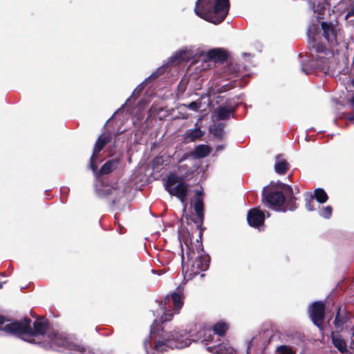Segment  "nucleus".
<instances>
[{"label": "nucleus", "mask_w": 354, "mask_h": 354, "mask_svg": "<svg viewBox=\"0 0 354 354\" xmlns=\"http://www.w3.org/2000/svg\"><path fill=\"white\" fill-rule=\"evenodd\" d=\"M194 211L198 216V218L201 223H202L203 220V203L202 198L195 197L194 198Z\"/></svg>", "instance_id": "nucleus-22"}, {"label": "nucleus", "mask_w": 354, "mask_h": 354, "mask_svg": "<svg viewBox=\"0 0 354 354\" xmlns=\"http://www.w3.org/2000/svg\"><path fill=\"white\" fill-rule=\"evenodd\" d=\"M351 16H354V8L351 11L348 12V13L345 16V19H347Z\"/></svg>", "instance_id": "nucleus-36"}, {"label": "nucleus", "mask_w": 354, "mask_h": 354, "mask_svg": "<svg viewBox=\"0 0 354 354\" xmlns=\"http://www.w3.org/2000/svg\"><path fill=\"white\" fill-rule=\"evenodd\" d=\"M277 161L274 165L275 171L279 174H285L288 169V163L283 159L281 158V156L279 155L276 157Z\"/></svg>", "instance_id": "nucleus-21"}, {"label": "nucleus", "mask_w": 354, "mask_h": 354, "mask_svg": "<svg viewBox=\"0 0 354 354\" xmlns=\"http://www.w3.org/2000/svg\"><path fill=\"white\" fill-rule=\"evenodd\" d=\"M309 313L313 323L319 326L324 319V304L321 301L314 302L310 307Z\"/></svg>", "instance_id": "nucleus-12"}, {"label": "nucleus", "mask_w": 354, "mask_h": 354, "mask_svg": "<svg viewBox=\"0 0 354 354\" xmlns=\"http://www.w3.org/2000/svg\"><path fill=\"white\" fill-rule=\"evenodd\" d=\"M332 342L335 347L341 353L347 351L346 341L338 334L332 333Z\"/></svg>", "instance_id": "nucleus-19"}, {"label": "nucleus", "mask_w": 354, "mask_h": 354, "mask_svg": "<svg viewBox=\"0 0 354 354\" xmlns=\"http://www.w3.org/2000/svg\"><path fill=\"white\" fill-rule=\"evenodd\" d=\"M315 59H316V62H317L316 64H312L311 66L319 67V68H321L322 69H325L326 68V66H327V65H326V58H325L323 56L317 55L315 57Z\"/></svg>", "instance_id": "nucleus-27"}, {"label": "nucleus", "mask_w": 354, "mask_h": 354, "mask_svg": "<svg viewBox=\"0 0 354 354\" xmlns=\"http://www.w3.org/2000/svg\"><path fill=\"white\" fill-rule=\"evenodd\" d=\"M297 209V205L295 203V198L291 197L287 202L286 206L281 209V211L286 212L287 210L294 211Z\"/></svg>", "instance_id": "nucleus-28"}, {"label": "nucleus", "mask_w": 354, "mask_h": 354, "mask_svg": "<svg viewBox=\"0 0 354 354\" xmlns=\"http://www.w3.org/2000/svg\"><path fill=\"white\" fill-rule=\"evenodd\" d=\"M243 55L246 56V55H248V54L247 53H243Z\"/></svg>", "instance_id": "nucleus-48"}, {"label": "nucleus", "mask_w": 354, "mask_h": 354, "mask_svg": "<svg viewBox=\"0 0 354 354\" xmlns=\"http://www.w3.org/2000/svg\"><path fill=\"white\" fill-rule=\"evenodd\" d=\"M211 149L209 146L205 145H200L197 146L194 151L192 153V156L195 158H202L209 155Z\"/></svg>", "instance_id": "nucleus-20"}, {"label": "nucleus", "mask_w": 354, "mask_h": 354, "mask_svg": "<svg viewBox=\"0 0 354 354\" xmlns=\"http://www.w3.org/2000/svg\"><path fill=\"white\" fill-rule=\"evenodd\" d=\"M263 201L266 202L269 207L281 211V206L285 202V198L281 192H273L266 194L263 193Z\"/></svg>", "instance_id": "nucleus-11"}, {"label": "nucleus", "mask_w": 354, "mask_h": 354, "mask_svg": "<svg viewBox=\"0 0 354 354\" xmlns=\"http://www.w3.org/2000/svg\"><path fill=\"white\" fill-rule=\"evenodd\" d=\"M169 65H171L169 63V60L166 64L162 65L161 67L158 68L155 72H153L147 79H146L144 82L140 84L133 91L131 97L138 95L144 88V85L147 82V81L149 79L155 80L158 78L160 75L164 73L166 68H167Z\"/></svg>", "instance_id": "nucleus-16"}, {"label": "nucleus", "mask_w": 354, "mask_h": 354, "mask_svg": "<svg viewBox=\"0 0 354 354\" xmlns=\"http://www.w3.org/2000/svg\"><path fill=\"white\" fill-rule=\"evenodd\" d=\"M30 324L31 320L28 318L11 322L0 315V330L8 335L21 336L23 340L41 344L45 349L68 351L70 354H90L84 347L62 333L53 332L46 335L48 329L46 320L39 319L35 321L33 329Z\"/></svg>", "instance_id": "nucleus-1"}, {"label": "nucleus", "mask_w": 354, "mask_h": 354, "mask_svg": "<svg viewBox=\"0 0 354 354\" xmlns=\"http://www.w3.org/2000/svg\"><path fill=\"white\" fill-rule=\"evenodd\" d=\"M96 192L100 197H106L111 195L121 196L122 194V192L119 190L117 185L114 186L104 184H101L100 185H97Z\"/></svg>", "instance_id": "nucleus-14"}, {"label": "nucleus", "mask_w": 354, "mask_h": 354, "mask_svg": "<svg viewBox=\"0 0 354 354\" xmlns=\"http://www.w3.org/2000/svg\"><path fill=\"white\" fill-rule=\"evenodd\" d=\"M267 343L264 333H259L254 336L247 343V354H258L261 353L266 348Z\"/></svg>", "instance_id": "nucleus-10"}, {"label": "nucleus", "mask_w": 354, "mask_h": 354, "mask_svg": "<svg viewBox=\"0 0 354 354\" xmlns=\"http://www.w3.org/2000/svg\"><path fill=\"white\" fill-rule=\"evenodd\" d=\"M301 71L306 74V75H308L310 73V71L306 68L304 66H302L301 67Z\"/></svg>", "instance_id": "nucleus-38"}, {"label": "nucleus", "mask_w": 354, "mask_h": 354, "mask_svg": "<svg viewBox=\"0 0 354 354\" xmlns=\"http://www.w3.org/2000/svg\"><path fill=\"white\" fill-rule=\"evenodd\" d=\"M198 55L203 57V60H204L207 67L209 66L208 63L209 61L222 62L227 57L225 52L220 48H213L205 52L199 48L194 49L193 46H187L182 48L170 57L169 63L171 64H176L181 61L189 60Z\"/></svg>", "instance_id": "nucleus-4"}, {"label": "nucleus", "mask_w": 354, "mask_h": 354, "mask_svg": "<svg viewBox=\"0 0 354 354\" xmlns=\"http://www.w3.org/2000/svg\"><path fill=\"white\" fill-rule=\"evenodd\" d=\"M325 8H326V5L324 3L322 4H319L317 8H315V6H313V7L314 12L318 13L317 18H319V19L322 18L321 15H322V12L325 10Z\"/></svg>", "instance_id": "nucleus-34"}, {"label": "nucleus", "mask_w": 354, "mask_h": 354, "mask_svg": "<svg viewBox=\"0 0 354 354\" xmlns=\"http://www.w3.org/2000/svg\"><path fill=\"white\" fill-rule=\"evenodd\" d=\"M333 208L331 206L328 205L323 207L319 211V215L324 218H329L332 214Z\"/></svg>", "instance_id": "nucleus-29"}, {"label": "nucleus", "mask_w": 354, "mask_h": 354, "mask_svg": "<svg viewBox=\"0 0 354 354\" xmlns=\"http://www.w3.org/2000/svg\"><path fill=\"white\" fill-rule=\"evenodd\" d=\"M197 325H194L189 330H174L173 331H162L161 334L156 335L151 329L149 339L144 342V347L147 354H155V352L162 353L168 349H182L191 345L194 341V330Z\"/></svg>", "instance_id": "nucleus-2"}, {"label": "nucleus", "mask_w": 354, "mask_h": 354, "mask_svg": "<svg viewBox=\"0 0 354 354\" xmlns=\"http://www.w3.org/2000/svg\"><path fill=\"white\" fill-rule=\"evenodd\" d=\"M202 342L207 346V350L211 353L215 354H236L228 342L210 345L212 343L216 342L214 341V336L211 333L210 330L205 333Z\"/></svg>", "instance_id": "nucleus-8"}, {"label": "nucleus", "mask_w": 354, "mask_h": 354, "mask_svg": "<svg viewBox=\"0 0 354 354\" xmlns=\"http://www.w3.org/2000/svg\"><path fill=\"white\" fill-rule=\"evenodd\" d=\"M165 188L171 195L178 198L183 207V212L186 211V198L189 194V184L186 183L182 177L171 174L165 180Z\"/></svg>", "instance_id": "nucleus-6"}, {"label": "nucleus", "mask_w": 354, "mask_h": 354, "mask_svg": "<svg viewBox=\"0 0 354 354\" xmlns=\"http://www.w3.org/2000/svg\"><path fill=\"white\" fill-rule=\"evenodd\" d=\"M188 157V155L187 153H185L180 160H179V162H182L184 160H185Z\"/></svg>", "instance_id": "nucleus-41"}, {"label": "nucleus", "mask_w": 354, "mask_h": 354, "mask_svg": "<svg viewBox=\"0 0 354 354\" xmlns=\"http://www.w3.org/2000/svg\"><path fill=\"white\" fill-rule=\"evenodd\" d=\"M247 220L250 226L260 230L264 223L265 214L258 208H253L248 212Z\"/></svg>", "instance_id": "nucleus-13"}, {"label": "nucleus", "mask_w": 354, "mask_h": 354, "mask_svg": "<svg viewBox=\"0 0 354 354\" xmlns=\"http://www.w3.org/2000/svg\"><path fill=\"white\" fill-rule=\"evenodd\" d=\"M279 354H295L293 351L287 346H280L277 348Z\"/></svg>", "instance_id": "nucleus-32"}, {"label": "nucleus", "mask_w": 354, "mask_h": 354, "mask_svg": "<svg viewBox=\"0 0 354 354\" xmlns=\"http://www.w3.org/2000/svg\"><path fill=\"white\" fill-rule=\"evenodd\" d=\"M216 151H219V150H221L223 149V146L221 145H218L216 147Z\"/></svg>", "instance_id": "nucleus-42"}, {"label": "nucleus", "mask_w": 354, "mask_h": 354, "mask_svg": "<svg viewBox=\"0 0 354 354\" xmlns=\"http://www.w3.org/2000/svg\"><path fill=\"white\" fill-rule=\"evenodd\" d=\"M183 296L180 292H174L171 295L166 296L160 302L159 308L156 310V318L152 327L158 322H165L172 319L174 314H178L181 309L183 303ZM156 316V315L154 314Z\"/></svg>", "instance_id": "nucleus-5"}, {"label": "nucleus", "mask_w": 354, "mask_h": 354, "mask_svg": "<svg viewBox=\"0 0 354 354\" xmlns=\"http://www.w3.org/2000/svg\"><path fill=\"white\" fill-rule=\"evenodd\" d=\"M352 85L354 87V79L352 80Z\"/></svg>", "instance_id": "nucleus-44"}, {"label": "nucleus", "mask_w": 354, "mask_h": 354, "mask_svg": "<svg viewBox=\"0 0 354 354\" xmlns=\"http://www.w3.org/2000/svg\"><path fill=\"white\" fill-rule=\"evenodd\" d=\"M314 198L319 203H324L328 200V195L326 192L321 188L315 189L313 195Z\"/></svg>", "instance_id": "nucleus-24"}, {"label": "nucleus", "mask_w": 354, "mask_h": 354, "mask_svg": "<svg viewBox=\"0 0 354 354\" xmlns=\"http://www.w3.org/2000/svg\"><path fill=\"white\" fill-rule=\"evenodd\" d=\"M350 102H351V106L354 109V96H353L351 100H350Z\"/></svg>", "instance_id": "nucleus-40"}, {"label": "nucleus", "mask_w": 354, "mask_h": 354, "mask_svg": "<svg viewBox=\"0 0 354 354\" xmlns=\"http://www.w3.org/2000/svg\"><path fill=\"white\" fill-rule=\"evenodd\" d=\"M232 110L225 107H219L217 111V118L218 120H227L230 117Z\"/></svg>", "instance_id": "nucleus-25"}, {"label": "nucleus", "mask_w": 354, "mask_h": 354, "mask_svg": "<svg viewBox=\"0 0 354 354\" xmlns=\"http://www.w3.org/2000/svg\"><path fill=\"white\" fill-rule=\"evenodd\" d=\"M346 119L354 123V115L353 114H348L346 116Z\"/></svg>", "instance_id": "nucleus-37"}, {"label": "nucleus", "mask_w": 354, "mask_h": 354, "mask_svg": "<svg viewBox=\"0 0 354 354\" xmlns=\"http://www.w3.org/2000/svg\"><path fill=\"white\" fill-rule=\"evenodd\" d=\"M346 318L344 317H340L339 313L338 312L335 319V325L337 328H341L343 326L344 323L345 322Z\"/></svg>", "instance_id": "nucleus-31"}, {"label": "nucleus", "mask_w": 354, "mask_h": 354, "mask_svg": "<svg viewBox=\"0 0 354 354\" xmlns=\"http://www.w3.org/2000/svg\"><path fill=\"white\" fill-rule=\"evenodd\" d=\"M202 194H203V190H197L196 192V197L201 198V196H202Z\"/></svg>", "instance_id": "nucleus-39"}, {"label": "nucleus", "mask_w": 354, "mask_h": 354, "mask_svg": "<svg viewBox=\"0 0 354 354\" xmlns=\"http://www.w3.org/2000/svg\"><path fill=\"white\" fill-rule=\"evenodd\" d=\"M197 338H198V339L201 338V335L198 336V337H197Z\"/></svg>", "instance_id": "nucleus-47"}, {"label": "nucleus", "mask_w": 354, "mask_h": 354, "mask_svg": "<svg viewBox=\"0 0 354 354\" xmlns=\"http://www.w3.org/2000/svg\"><path fill=\"white\" fill-rule=\"evenodd\" d=\"M229 8V0H198L194 12L201 18L217 24L225 19Z\"/></svg>", "instance_id": "nucleus-3"}, {"label": "nucleus", "mask_w": 354, "mask_h": 354, "mask_svg": "<svg viewBox=\"0 0 354 354\" xmlns=\"http://www.w3.org/2000/svg\"><path fill=\"white\" fill-rule=\"evenodd\" d=\"M322 28L323 30V35L330 46H333L337 44V31L335 27L331 24L326 22L322 23Z\"/></svg>", "instance_id": "nucleus-15"}, {"label": "nucleus", "mask_w": 354, "mask_h": 354, "mask_svg": "<svg viewBox=\"0 0 354 354\" xmlns=\"http://www.w3.org/2000/svg\"><path fill=\"white\" fill-rule=\"evenodd\" d=\"M205 131L198 127V121L195 124V129L187 130L185 133V140L188 142L195 141L203 136Z\"/></svg>", "instance_id": "nucleus-18"}, {"label": "nucleus", "mask_w": 354, "mask_h": 354, "mask_svg": "<svg viewBox=\"0 0 354 354\" xmlns=\"http://www.w3.org/2000/svg\"><path fill=\"white\" fill-rule=\"evenodd\" d=\"M113 203H116V201L115 199L113 200Z\"/></svg>", "instance_id": "nucleus-46"}, {"label": "nucleus", "mask_w": 354, "mask_h": 354, "mask_svg": "<svg viewBox=\"0 0 354 354\" xmlns=\"http://www.w3.org/2000/svg\"><path fill=\"white\" fill-rule=\"evenodd\" d=\"M306 207L308 211H313L315 209L314 207V196L312 194H306Z\"/></svg>", "instance_id": "nucleus-26"}, {"label": "nucleus", "mask_w": 354, "mask_h": 354, "mask_svg": "<svg viewBox=\"0 0 354 354\" xmlns=\"http://www.w3.org/2000/svg\"><path fill=\"white\" fill-rule=\"evenodd\" d=\"M312 50H314L316 53H324L326 55L330 54L329 51L326 50V48L324 46H322V44H320L319 43L313 46Z\"/></svg>", "instance_id": "nucleus-30"}, {"label": "nucleus", "mask_w": 354, "mask_h": 354, "mask_svg": "<svg viewBox=\"0 0 354 354\" xmlns=\"http://www.w3.org/2000/svg\"><path fill=\"white\" fill-rule=\"evenodd\" d=\"M182 261H183V270H184V269H185V261H184V257L183 256L182 257Z\"/></svg>", "instance_id": "nucleus-43"}, {"label": "nucleus", "mask_w": 354, "mask_h": 354, "mask_svg": "<svg viewBox=\"0 0 354 354\" xmlns=\"http://www.w3.org/2000/svg\"><path fill=\"white\" fill-rule=\"evenodd\" d=\"M210 132L217 138H221L223 134V128L221 127H214L210 129Z\"/></svg>", "instance_id": "nucleus-33"}, {"label": "nucleus", "mask_w": 354, "mask_h": 354, "mask_svg": "<svg viewBox=\"0 0 354 354\" xmlns=\"http://www.w3.org/2000/svg\"><path fill=\"white\" fill-rule=\"evenodd\" d=\"M121 158L120 157L115 158L106 162L100 169V174H108L116 169L120 165Z\"/></svg>", "instance_id": "nucleus-17"}, {"label": "nucleus", "mask_w": 354, "mask_h": 354, "mask_svg": "<svg viewBox=\"0 0 354 354\" xmlns=\"http://www.w3.org/2000/svg\"><path fill=\"white\" fill-rule=\"evenodd\" d=\"M189 109L197 111L201 106V102L198 101L192 102L187 105H185Z\"/></svg>", "instance_id": "nucleus-35"}, {"label": "nucleus", "mask_w": 354, "mask_h": 354, "mask_svg": "<svg viewBox=\"0 0 354 354\" xmlns=\"http://www.w3.org/2000/svg\"><path fill=\"white\" fill-rule=\"evenodd\" d=\"M228 329V325L224 322H217L213 327L214 335L223 336L225 335L226 330Z\"/></svg>", "instance_id": "nucleus-23"}, {"label": "nucleus", "mask_w": 354, "mask_h": 354, "mask_svg": "<svg viewBox=\"0 0 354 354\" xmlns=\"http://www.w3.org/2000/svg\"><path fill=\"white\" fill-rule=\"evenodd\" d=\"M111 136L109 133H104L98 138L90 159V167L94 172L97 167V163L95 162L97 159V154L104 149L105 145L111 141Z\"/></svg>", "instance_id": "nucleus-9"}, {"label": "nucleus", "mask_w": 354, "mask_h": 354, "mask_svg": "<svg viewBox=\"0 0 354 354\" xmlns=\"http://www.w3.org/2000/svg\"><path fill=\"white\" fill-rule=\"evenodd\" d=\"M3 286V283H0V288H1Z\"/></svg>", "instance_id": "nucleus-45"}, {"label": "nucleus", "mask_w": 354, "mask_h": 354, "mask_svg": "<svg viewBox=\"0 0 354 354\" xmlns=\"http://www.w3.org/2000/svg\"><path fill=\"white\" fill-rule=\"evenodd\" d=\"M187 255V269L186 274L190 278L199 274L206 270L209 266V259L207 256H197L195 257L194 252L189 251Z\"/></svg>", "instance_id": "nucleus-7"}]
</instances>
